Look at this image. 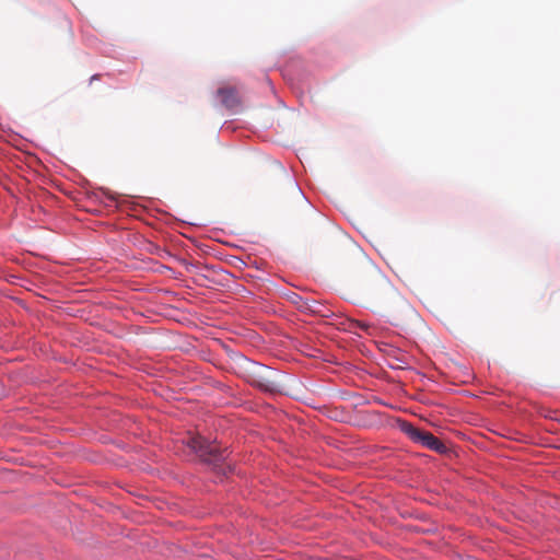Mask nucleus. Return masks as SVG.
<instances>
[{"instance_id": "obj_4", "label": "nucleus", "mask_w": 560, "mask_h": 560, "mask_svg": "<svg viewBox=\"0 0 560 560\" xmlns=\"http://www.w3.org/2000/svg\"><path fill=\"white\" fill-rule=\"evenodd\" d=\"M254 365L257 369L255 373L260 377L258 385L265 389H270L272 387V383L269 381V377L265 375V373H269L271 370L262 364L254 363Z\"/></svg>"}, {"instance_id": "obj_1", "label": "nucleus", "mask_w": 560, "mask_h": 560, "mask_svg": "<svg viewBox=\"0 0 560 560\" xmlns=\"http://www.w3.org/2000/svg\"><path fill=\"white\" fill-rule=\"evenodd\" d=\"M188 445L198 454V456L206 463L211 465H219L223 463L229 453L226 450H220L219 446L214 442H210L209 440L202 436H192L188 441Z\"/></svg>"}, {"instance_id": "obj_2", "label": "nucleus", "mask_w": 560, "mask_h": 560, "mask_svg": "<svg viewBox=\"0 0 560 560\" xmlns=\"http://www.w3.org/2000/svg\"><path fill=\"white\" fill-rule=\"evenodd\" d=\"M399 428L415 443L434 451L438 454H446L448 452V447L429 431L420 430L407 421H402Z\"/></svg>"}, {"instance_id": "obj_5", "label": "nucleus", "mask_w": 560, "mask_h": 560, "mask_svg": "<svg viewBox=\"0 0 560 560\" xmlns=\"http://www.w3.org/2000/svg\"><path fill=\"white\" fill-rule=\"evenodd\" d=\"M97 79V74L92 75L91 81Z\"/></svg>"}, {"instance_id": "obj_3", "label": "nucleus", "mask_w": 560, "mask_h": 560, "mask_svg": "<svg viewBox=\"0 0 560 560\" xmlns=\"http://www.w3.org/2000/svg\"><path fill=\"white\" fill-rule=\"evenodd\" d=\"M218 96L220 97L221 104L229 108L234 109L238 106V98L237 93L235 89L232 88H223L219 89L217 92Z\"/></svg>"}]
</instances>
